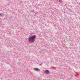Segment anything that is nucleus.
Returning <instances> with one entry per match:
<instances>
[{"label":"nucleus","mask_w":80,"mask_h":80,"mask_svg":"<svg viewBox=\"0 0 80 80\" xmlns=\"http://www.w3.org/2000/svg\"><path fill=\"white\" fill-rule=\"evenodd\" d=\"M36 38V37L35 35L30 37L28 39V41L30 43H33L35 42V39Z\"/></svg>","instance_id":"nucleus-1"},{"label":"nucleus","mask_w":80,"mask_h":80,"mask_svg":"<svg viewBox=\"0 0 80 80\" xmlns=\"http://www.w3.org/2000/svg\"><path fill=\"white\" fill-rule=\"evenodd\" d=\"M46 73H47V74H48L50 73V71L48 70H46L45 71Z\"/></svg>","instance_id":"nucleus-2"},{"label":"nucleus","mask_w":80,"mask_h":80,"mask_svg":"<svg viewBox=\"0 0 80 80\" xmlns=\"http://www.w3.org/2000/svg\"><path fill=\"white\" fill-rule=\"evenodd\" d=\"M34 69L36 71H40V69L38 68H35Z\"/></svg>","instance_id":"nucleus-3"},{"label":"nucleus","mask_w":80,"mask_h":80,"mask_svg":"<svg viewBox=\"0 0 80 80\" xmlns=\"http://www.w3.org/2000/svg\"><path fill=\"white\" fill-rule=\"evenodd\" d=\"M1 16L2 17H3V14H2V13L0 14V17Z\"/></svg>","instance_id":"nucleus-4"},{"label":"nucleus","mask_w":80,"mask_h":80,"mask_svg":"<svg viewBox=\"0 0 80 80\" xmlns=\"http://www.w3.org/2000/svg\"><path fill=\"white\" fill-rule=\"evenodd\" d=\"M59 2H60V3H62V0H59Z\"/></svg>","instance_id":"nucleus-5"}]
</instances>
